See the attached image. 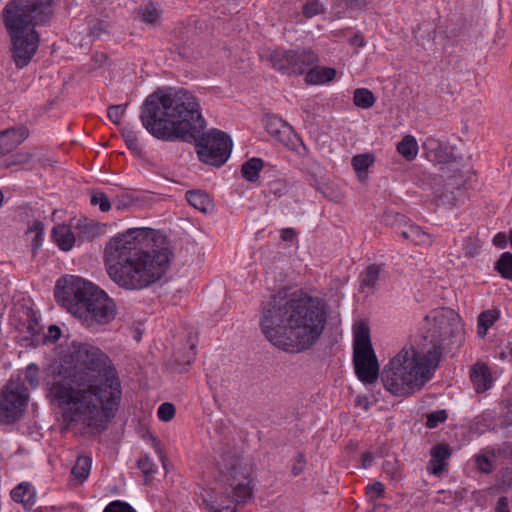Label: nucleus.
Here are the masks:
<instances>
[{"mask_svg":"<svg viewBox=\"0 0 512 512\" xmlns=\"http://www.w3.org/2000/svg\"><path fill=\"white\" fill-rule=\"evenodd\" d=\"M376 98L367 88H357L353 93V103L355 106L368 109L374 105Z\"/></svg>","mask_w":512,"mask_h":512,"instance_id":"28","label":"nucleus"},{"mask_svg":"<svg viewBox=\"0 0 512 512\" xmlns=\"http://www.w3.org/2000/svg\"><path fill=\"white\" fill-rule=\"evenodd\" d=\"M374 163L373 154H359L353 157L352 165L361 180L367 177L368 168Z\"/></svg>","mask_w":512,"mask_h":512,"instance_id":"27","label":"nucleus"},{"mask_svg":"<svg viewBox=\"0 0 512 512\" xmlns=\"http://www.w3.org/2000/svg\"><path fill=\"white\" fill-rule=\"evenodd\" d=\"M28 395L20 384L8 383L2 391V423L18 421L25 411Z\"/></svg>","mask_w":512,"mask_h":512,"instance_id":"13","label":"nucleus"},{"mask_svg":"<svg viewBox=\"0 0 512 512\" xmlns=\"http://www.w3.org/2000/svg\"><path fill=\"white\" fill-rule=\"evenodd\" d=\"M397 151L407 161H412L418 153V144L412 135H406L397 145Z\"/></svg>","mask_w":512,"mask_h":512,"instance_id":"25","label":"nucleus"},{"mask_svg":"<svg viewBox=\"0 0 512 512\" xmlns=\"http://www.w3.org/2000/svg\"><path fill=\"white\" fill-rule=\"evenodd\" d=\"M186 199L195 209L208 213L213 209V203L209 195L201 190H190L186 192Z\"/></svg>","mask_w":512,"mask_h":512,"instance_id":"23","label":"nucleus"},{"mask_svg":"<svg viewBox=\"0 0 512 512\" xmlns=\"http://www.w3.org/2000/svg\"><path fill=\"white\" fill-rule=\"evenodd\" d=\"M175 406L172 403L164 402L162 403L157 411L158 418L164 422H169L175 416Z\"/></svg>","mask_w":512,"mask_h":512,"instance_id":"39","label":"nucleus"},{"mask_svg":"<svg viewBox=\"0 0 512 512\" xmlns=\"http://www.w3.org/2000/svg\"><path fill=\"white\" fill-rule=\"evenodd\" d=\"M137 467L145 475V477H146L145 483L147 484L148 478L152 477L156 472V470L154 468L155 464L153 463L152 459L146 455L138 460Z\"/></svg>","mask_w":512,"mask_h":512,"instance_id":"36","label":"nucleus"},{"mask_svg":"<svg viewBox=\"0 0 512 512\" xmlns=\"http://www.w3.org/2000/svg\"><path fill=\"white\" fill-rule=\"evenodd\" d=\"M478 249L479 246L473 238L465 239L463 250L466 257H474L478 253Z\"/></svg>","mask_w":512,"mask_h":512,"instance_id":"50","label":"nucleus"},{"mask_svg":"<svg viewBox=\"0 0 512 512\" xmlns=\"http://www.w3.org/2000/svg\"><path fill=\"white\" fill-rule=\"evenodd\" d=\"M27 235L33 234L31 239V246L33 253H36L37 249L41 247L44 236V225L40 221H35L32 226L27 230Z\"/></svg>","mask_w":512,"mask_h":512,"instance_id":"32","label":"nucleus"},{"mask_svg":"<svg viewBox=\"0 0 512 512\" xmlns=\"http://www.w3.org/2000/svg\"><path fill=\"white\" fill-rule=\"evenodd\" d=\"M493 244L498 248H505L507 245V236L505 233L499 232L493 238Z\"/></svg>","mask_w":512,"mask_h":512,"instance_id":"56","label":"nucleus"},{"mask_svg":"<svg viewBox=\"0 0 512 512\" xmlns=\"http://www.w3.org/2000/svg\"><path fill=\"white\" fill-rule=\"evenodd\" d=\"M9 324L16 330L26 333L23 340L34 342L41 330L34 310L27 303H16L10 312Z\"/></svg>","mask_w":512,"mask_h":512,"instance_id":"14","label":"nucleus"},{"mask_svg":"<svg viewBox=\"0 0 512 512\" xmlns=\"http://www.w3.org/2000/svg\"><path fill=\"white\" fill-rule=\"evenodd\" d=\"M11 498L25 509H31L36 503V492L30 484L21 483L11 491Z\"/></svg>","mask_w":512,"mask_h":512,"instance_id":"19","label":"nucleus"},{"mask_svg":"<svg viewBox=\"0 0 512 512\" xmlns=\"http://www.w3.org/2000/svg\"><path fill=\"white\" fill-rule=\"evenodd\" d=\"M508 498L501 496L495 506L494 512H511L508 506Z\"/></svg>","mask_w":512,"mask_h":512,"instance_id":"55","label":"nucleus"},{"mask_svg":"<svg viewBox=\"0 0 512 512\" xmlns=\"http://www.w3.org/2000/svg\"><path fill=\"white\" fill-rule=\"evenodd\" d=\"M335 76L334 68L315 66L306 73L305 81L308 84L318 85L332 81Z\"/></svg>","mask_w":512,"mask_h":512,"instance_id":"22","label":"nucleus"},{"mask_svg":"<svg viewBox=\"0 0 512 512\" xmlns=\"http://www.w3.org/2000/svg\"><path fill=\"white\" fill-rule=\"evenodd\" d=\"M53 14L52 0H10L3 11L10 36V54L17 69L27 67L36 55L40 35L35 26L44 25Z\"/></svg>","mask_w":512,"mask_h":512,"instance_id":"6","label":"nucleus"},{"mask_svg":"<svg viewBox=\"0 0 512 512\" xmlns=\"http://www.w3.org/2000/svg\"><path fill=\"white\" fill-rule=\"evenodd\" d=\"M305 466H306V460H305V456L303 453H298V457L295 461V463L293 464L292 466V474L294 476H298L300 475L304 469H305Z\"/></svg>","mask_w":512,"mask_h":512,"instance_id":"53","label":"nucleus"},{"mask_svg":"<svg viewBox=\"0 0 512 512\" xmlns=\"http://www.w3.org/2000/svg\"><path fill=\"white\" fill-rule=\"evenodd\" d=\"M373 461V456L370 452H364L362 454V466L367 468Z\"/></svg>","mask_w":512,"mask_h":512,"instance_id":"59","label":"nucleus"},{"mask_svg":"<svg viewBox=\"0 0 512 512\" xmlns=\"http://www.w3.org/2000/svg\"><path fill=\"white\" fill-rule=\"evenodd\" d=\"M116 313L117 307L114 300L100 289L91 299L88 307L82 308L77 317L88 325H105L115 318Z\"/></svg>","mask_w":512,"mask_h":512,"instance_id":"12","label":"nucleus"},{"mask_svg":"<svg viewBox=\"0 0 512 512\" xmlns=\"http://www.w3.org/2000/svg\"><path fill=\"white\" fill-rule=\"evenodd\" d=\"M367 489H368V494L370 495L371 499L380 498V497L384 496L385 487L379 481L374 482L373 484L369 485L367 487Z\"/></svg>","mask_w":512,"mask_h":512,"instance_id":"51","label":"nucleus"},{"mask_svg":"<svg viewBox=\"0 0 512 512\" xmlns=\"http://www.w3.org/2000/svg\"><path fill=\"white\" fill-rule=\"evenodd\" d=\"M151 229L133 228L113 237L104 261L110 279L126 290H142L156 283L168 270L173 253L168 248L145 249Z\"/></svg>","mask_w":512,"mask_h":512,"instance_id":"5","label":"nucleus"},{"mask_svg":"<svg viewBox=\"0 0 512 512\" xmlns=\"http://www.w3.org/2000/svg\"><path fill=\"white\" fill-rule=\"evenodd\" d=\"M203 503L209 512H236L237 504L240 502L231 491H224L219 496L209 495L208 498H203Z\"/></svg>","mask_w":512,"mask_h":512,"instance_id":"15","label":"nucleus"},{"mask_svg":"<svg viewBox=\"0 0 512 512\" xmlns=\"http://www.w3.org/2000/svg\"><path fill=\"white\" fill-rule=\"evenodd\" d=\"M292 232H293V231H292V230H289V229L284 230V231H283V234H282V238H283L284 240H288V239H289V234H291Z\"/></svg>","mask_w":512,"mask_h":512,"instance_id":"60","label":"nucleus"},{"mask_svg":"<svg viewBox=\"0 0 512 512\" xmlns=\"http://www.w3.org/2000/svg\"><path fill=\"white\" fill-rule=\"evenodd\" d=\"M440 164L438 178L432 186L434 199L437 205L445 207L456 206L464 196L466 178L461 171V164L456 160L447 161L435 153Z\"/></svg>","mask_w":512,"mask_h":512,"instance_id":"7","label":"nucleus"},{"mask_svg":"<svg viewBox=\"0 0 512 512\" xmlns=\"http://www.w3.org/2000/svg\"><path fill=\"white\" fill-rule=\"evenodd\" d=\"M350 44L353 45V46H356V47H363L365 46V40H364V37L359 34V33H356L351 39H350Z\"/></svg>","mask_w":512,"mask_h":512,"instance_id":"58","label":"nucleus"},{"mask_svg":"<svg viewBox=\"0 0 512 512\" xmlns=\"http://www.w3.org/2000/svg\"><path fill=\"white\" fill-rule=\"evenodd\" d=\"M382 271L380 265H370L360 276V283L362 287L373 288L378 282L379 275Z\"/></svg>","mask_w":512,"mask_h":512,"instance_id":"31","label":"nucleus"},{"mask_svg":"<svg viewBox=\"0 0 512 512\" xmlns=\"http://www.w3.org/2000/svg\"><path fill=\"white\" fill-rule=\"evenodd\" d=\"M448 414L446 410H437L427 415L426 426L428 428H436L439 423L447 420Z\"/></svg>","mask_w":512,"mask_h":512,"instance_id":"40","label":"nucleus"},{"mask_svg":"<svg viewBox=\"0 0 512 512\" xmlns=\"http://www.w3.org/2000/svg\"><path fill=\"white\" fill-rule=\"evenodd\" d=\"M139 14L143 21L153 24L156 23L160 17V9L156 3L147 1L141 4Z\"/></svg>","mask_w":512,"mask_h":512,"instance_id":"29","label":"nucleus"},{"mask_svg":"<svg viewBox=\"0 0 512 512\" xmlns=\"http://www.w3.org/2000/svg\"><path fill=\"white\" fill-rule=\"evenodd\" d=\"M499 313L496 310L483 311L478 317V334L482 337L487 330L497 321Z\"/></svg>","mask_w":512,"mask_h":512,"instance_id":"30","label":"nucleus"},{"mask_svg":"<svg viewBox=\"0 0 512 512\" xmlns=\"http://www.w3.org/2000/svg\"><path fill=\"white\" fill-rule=\"evenodd\" d=\"M194 348H195V345L191 344V349L194 350Z\"/></svg>","mask_w":512,"mask_h":512,"instance_id":"62","label":"nucleus"},{"mask_svg":"<svg viewBox=\"0 0 512 512\" xmlns=\"http://www.w3.org/2000/svg\"><path fill=\"white\" fill-rule=\"evenodd\" d=\"M128 103H125L124 105H112L108 108L107 116L108 118L115 124H119L120 120L125 112V109L127 108Z\"/></svg>","mask_w":512,"mask_h":512,"instance_id":"43","label":"nucleus"},{"mask_svg":"<svg viewBox=\"0 0 512 512\" xmlns=\"http://www.w3.org/2000/svg\"><path fill=\"white\" fill-rule=\"evenodd\" d=\"M476 464L478 469L484 473H489L492 471V462L485 455H478L476 457Z\"/></svg>","mask_w":512,"mask_h":512,"instance_id":"52","label":"nucleus"},{"mask_svg":"<svg viewBox=\"0 0 512 512\" xmlns=\"http://www.w3.org/2000/svg\"><path fill=\"white\" fill-rule=\"evenodd\" d=\"M451 456V448L448 444H438L431 450V457L447 460Z\"/></svg>","mask_w":512,"mask_h":512,"instance_id":"45","label":"nucleus"},{"mask_svg":"<svg viewBox=\"0 0 512 512\" xmlns=\"http://www.w3.org/2000/svg\"><path fill=\"white\" fill-rule=\"evenodd\" d=\"M86 292L83 296H80L81 303L79 302V305H82L83 308H87L88 304L91 303V299L94 298V295H96V292H99V288L96 287L91 282L87 281L86 285Z\"/></svg>","mask_w":512,"mask_h":512,"instance_id":"46","label":"nucleus"},{"mask_svg":"<svg viewBox=\"0 0 512 512\" xmlns=\"http://www.w3.org/2000/svg\"><path fill=\"white\" fill-rule=\"evenodd\" d=\"M122 205H123V206H126V203H122L121 201H119V202H118V204H117V208H118V209H121V208H122V207H121Z\"/></svg>","mask_w":512,"mask_h":512,"instance_id":"61","label":"nucleus"},{"mask_svg":"<svg viewBox=\"0 0 512 512\" xmlns=\"http://www.w3.org/2000/svg\"><path fill=\"white\" fill-rule=\"evenodd\" d=\"M52 238L63 251H69L75 243L71 228L67 225H58L52 230Z\"/></svg>","mask_w":512,"mask_h":512,"instance_id":"20","label":"nucleus"},{"mask_svg":"<svg viewBox=\"0 0 512 512\" xmlns=\"http://www.w3.org/2000/svg\"><path fill=\"white\" fill-rule=\"evenodd\" d=\"M97 67L102 66L108 60V56L105 53H95L92 57Z\"/></svg>","mask_w":512,"mask_h":512,"instance_id":"57","label":"nucleus"},{"mask_svg":"<svg viewBox=\"0 0 512 512\" xmlns=\"http://www.w3.org/2000/svg\"><path fill=\"white\" fill-rule=\"evenodd\" d=\"M353 362L360 381L366 384L376 382L379 364L372 347L370 329L364 322H359L354 327Z\"/></svg>","mask_w":512,"mask_h":512,"instance_id":"8","label":"nucleus"},{"mask_svg":"<svg viewBox=\"0 0 512 512\" xmlns=\"http://www.w3.org/2000/svg\"><path fill=\"white\" fill-rule=\"evenodd\" d=\"M448 463L447 460L444 459H437L434 457H431L429 461V469L431 470V473L439 476L444 470L447 468Z\"/></svg>","mask_w":512,"mask_h":512,"instance_id":"47","label":"nucleus"},{"mask_svg":"<svg viewBox=\"0 0 512 512\" xmlns=\"http://www.w3.org/2000/svg\"><path fill=\"white\" fill-rule=\"evenodd\" d=\"M143 127L162 141L195 142L205 164L219 167L229 158L232 140L218 129L204 132L206 121L200 103L188 90H157L146 97L140 108Z\"/></svg>","mask_w":512,"mask_h":512,"instance_id":"2","label":"nucleus"},{"mask_svg":"<svg viewBox=\"0 0 512 512\" xmlns=\"http://www.w3.org/2000/svg\"><path fill=\"white\" fill-rule=\"evenodd\" d=\"M30 135L29 129L24 125L2 130V154L11 152L24 142Z\"/></svg>","mask_w":512,"mask_h":512,"instance_id":"16","label":"nucleus"},{"mask_svg":"<svg viewBox=\"0 0 512 512\" xmlns=\"http://www.w3.org/2000/svg\"><path fill=\"white\" fill-rule=\"evenodd\" d=\"M460 316L451 308L432 310L423 319L419 350L404 347L383 368L384 387L395 396H410L422 389L437 369L442 352L461 337Z\"/></svg>","mask_w":512,"mask_h":512,"instance_id":"3","label":"nucleus"},{"mask_svg":"<svg viewBox=\"0 0 512 512\" xmlns=\"http://www.w3.org/2000/svg\"><path fill=\"white\" fill-rule=\"evenodd\" d=\"M103 512H136L135 509L127 502L115 500L110 502Z\"/></svg>","mask_w":512,"mask_h":512,"instance_id":"41","label":"nucleus"},{"mask_svg":"<svg viewBox=\"0 0 512 512\" xmlns=\"http://www.w3.org/2000/svg\"><path fill=\"white\" fill-rule=\"evenodd\" d=\"M32 155L28 152H17L5 158L2 157V167L20 166L28 163Z\"/></svg>","mask_w":512,"mask_h":512,"instance_id":"34","label":"nucleus"},{"mask_svg":"<svg viewBox=\"0 0 512 512\" xmlns=\"http://www.w3.org/2000/svg\"><path fill=\"white\" fill-rule=\"evenodd\" d=\"M66 357L47 397L59 406H68L62 414L66 427L83 417L88 427L103 432L122 397L116 367L105 352L89 343L73 342Z\"/></svg>","mask_w":512,"mask_h":512,"instance_id":"1","label":"nucleus"},{"mask_svg":"<svg viewBox=\"0 0 512 512\" xmlns=\"http://www.w3.org/2000/svg\"><path fill=\"white\" fill-rule=\"evenodd\" d=\"M497 270L502 277L512 280V253H503L495 264Z\"/></svg>","mask_w":512,"mask_h":512,"instance_id":"33","label":"nucleus"},{"mask_svg":"<svg viewBox=\"0 0 512 512\" xmlns=\"http://www.w3.org/2000/svg\"><path fill=\"white\" fill-rule=\"evenodd\" d=\"M61 336V329L57 325H50L47 333L43 335V343H55Z\"/></svg>","mask_w":512,"mask_h":512,"instance_id":"48","label":"nucleus"},{"mask_svg":"<svg viewBox=\"0 0 512 512\" xmlns=\"http://www.w3.org/2000/svg\"><path fill=\"white\" fill-rule=\"evenodd\" d=\"M108 23L101 19H93L89 23V31L92 36L99 37L108 30Z\"/></svg>","mask_w":512,"mask_h":512,"instance_id":"42","label":"nucleus"},{"mask_svg":"<svg viewBox=\"0 0 512 512\" xmlns=\"http://www.w3.org/2000/svg\"><path fill=\"white\" fill-rule=\"evenodd\" d=\"M92 466V459L88 456H79L76 463L72 467V475L79 480L80 483L84 482L90 473Z\"/></svg>","mask_w":512,"mask_h":512,"instance_id":"26","label":"nucleus"},{"mask_svg":"<svg viewBox=\"0 0 512 512\" xmlns=\"http://www.w3.org/2000/svg\"><path fill=\"white\" fill-rule=\"evenodd\" d=\"M90 202L93 206L99 205V208L102 212H107L111 208L109 198L104 192L101 191H91Z\"/></svg>","mask_w":512,"mask_h":512,"instance_id":"35","label":"nucleus"},{"mask_svg":"<svg viewBox=\"0 0 512 512\" xmlns=\"http://www.w3.org/2000/svg\"><path fill=\"white\" fill-rule=\"evenodd\" d=\"M346 8L357 11L366 10L371 4L372 0H342Z\"/></svg>","mask_w":512,"mask_h":512,"instance_id":"49","label":"nucleus"},{"mask_svg":"<svg viewBox=\"0 0 512 512\" xmlns=\"http://www.w3.org/2000/svg\"><path fill=\"white\" fill-rule=\"evenodd\" d=\"M470 378L477 393H483L492 383L491 373L485 364H475L470 372Z\"/></svg>","mask_w":512,"mask_h":512,"instance_id":"18","label":"nucleus"},{"mask_svg":"<svg viewBox=\"0 0 512 512\" xmlns=\"http://www.w3.org/2000/svg\"><path fill=\"white\" fill-rule=\"evenodd\" d=\"M25 376L29 384L33 388H36L39 384V367L34 363L29 364L26 367Z\"/></svg>","mask_w":512,"mask_h":512,"instance_id":"44","label":"nucleus"},{"mask_svg":"<svg viewBox=\"0 0 512 512\" xmlns=\"http://www.w3.org/2000/svg\"><path fill=\"white\" fill-rule=\"evenodd\" d=\"M272 67L287 75L303 74L307 67L316 64L319 59L311 49L275 50L269 56Z\"/></svg>","mask_w":512,"mask_h":512,"instance_id":"9","label":"nucleus"},{"mask_svg":"<svg viewBox=\"0 0 512 512\" xmlns=\"http://www.w3.org/2000/svg\"><path fill=\"white\" fill-rule=\"evenodd\" d=\"M87 281L77 276H68L59 279L56 283L54 296L56 302L69 313L77 317L83 308L80 296L86 292Z\"/></svg>","mask_w":512,"mask_h":512,"instance_id":"11","label":"nucleus"},{"mask_svg":"<svg viewBox=\"0 0 512 512\" xmlns=\"http://www.w3.org/2000/svg\"><path fill=\"white\" fill-rule=\"evenodd\" d=\"M383 222L386 224V225H394L396 223H401L403 220H404V216L399 214V213H395V212H385L383 214Z\"/></svg>","mask_w":512,"mask_h":512,"instance_id":"54","label":"nucleus"},{"mask_svg":"<svg viewBox=\"0 0 512 512\" xmlns=\"http://www.w3.org/2000/svg\"><path fill=\"white\" fill-rule=\"evenodd\" d=\"M221 482L225 492L231 491L238 502H245L251 497V468L243 460L233 459L223 472Z\"/></svg>","mask_w":512,"mask_h":512,"instance_id":"10","label":"nucleus"},{"mask_svg":"<svg viewBox=\"0 0 512 512\" xmlns=\"http://www.w3.org/2000/svg\"><path fill=\"white\" fill-rule=\"evenodd\" d=\"M324 7L319 0H312L304 4L302 13L306 18H312L316 15L322 14Z\"/></svg>","mask_w":512,"mask_h":512,"instance_id":"37","label":"nucleus"},{"mask_svg":"<svg viewBox=\"0 0 512 512\" xmlns=\"http://www.w3.org/2000/svg\"><path fill=\"white\" fill-rule=\"evenodd\" d=\"M263 167L264 162L261 158H251L242 164V176L249 182H256L259 179V173Z\"/></svg>","mask_w":512,"mask_h":512,"instance_id":"24","label":"nucleus"},{"mask_svg":"<svg viewBox=\"0 0 512 512\" xmlns=\"http://www.w3.org/2000/svg\"><path fill=\"white\" fill-rule=\"evenodd\" d=\"M325 303L304 293L279 291L262 303L260 328L266 339L286 352L311 348L323 333Z\"/></svg>","mask_w":512,"mask_h":512,"instance_id":"4","label":"nucleus"},{"mask_svg":"<svg viewBox=\"0 0 512 512\" xmlns=\"http://www.w3.org/2000/svg\"><path fill=\"white\" fill-rule=\"evenodd\" d=\"M265 129L277 141L285 143L292 128L282 118L272 115L266 117Z\"/></svg>","mask_w":512,"mask_h":512,"instance_id":"17","label":"nucleus"},{"mask_svg":"<svg viewBox=\"0 0 512 512\" xmlns=\"http://www.w3.org/2000/svg\"><path fill=\"white\" fill-rule=\"evenodd\" d=\"M122 136L124 138V141H125L127 147L130 150L135 151V152H139L141 150V146L139 144L137 135L133 130L125 127L122 130Z\"/></svg>","mask_w":512,"mask_h":512,"instance_id":"38","label":"nucleus"},{"mask_svg":"<svg viewBox=\"0 0 512 512\" xmlns=\"http://www.w3.org/2000/svg\"><path fill=\"white\" fill-rule=\"evenodd\" d=\"M401 236L403 239L411 241L416 245H430L431 237L428 233L422 231V229L416 224H406L401 230Z\"/></svg>","mask_w":512,"mask_h":512,"instance_id":"21","label":"nucleus"}]
</instances>
